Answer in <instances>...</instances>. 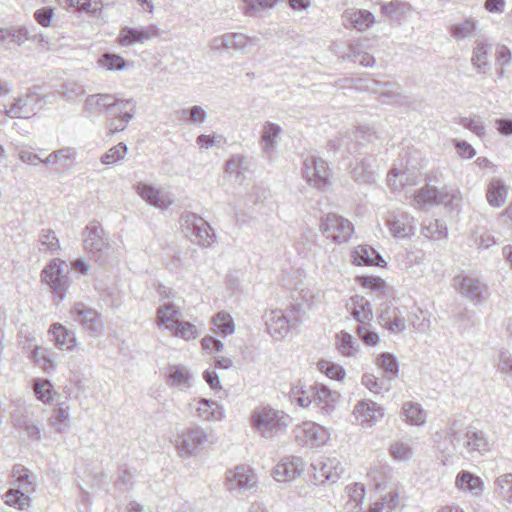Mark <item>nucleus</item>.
I'll return each instance as SVG.
<instances>
[{
	"instance_id": "obj_1",
	"label": "nucleus",
	"mask_w": 512,
	"mask_h": 512,
	"mask_svg": "<svg viewBox=\"0 0 512 512\" xmlns=\"http://www.w3.org/2000/svg\"><path fill=\"white\" fill-rule=\"evenodd\" d=\"M437 447L443 453H458L463 457L484 455L490 450L487 435L474 426H460L452 423L443 439L436 440Z\"/></svg>"
},
{
	"instance_id": "obj_2",
	"label": "nucleus",
	"mask_w": 512,
	"mask_h": 512,
	"mask_svg": "<svg viewBox=\"0 0 512 512\" xmlns=\"http://www.w3.org/2000/svg\"><path fill=\"white\" fill-rule=\"evenodd\" d=\"M290 421V416L287 413L269 405L255 408L250 416L253 430L265 439H272L285 432Z\"/></svg>"
},
{
	"instance_id": "obj_3",
	"label": "nucleus",
	"mask_w": 512,
	"mask_h": 512,
	"mask_svg": "<svg viewBox=\"0 0 512 512\" xmlns=\"http://www.w3.org/2000/svg\"><path fill=\"white\" fill-rule=\"evenodd\" d=\"M303 313L300 304H291L285 309H271L264 313L263 319L268 334L276 341L283 340L290 329L300 324Z\"/></svg>"
},
{
	"instance_id": "obj_4",
	"label": "nucleus",
	"mask_w": 512,
	"mask_h": 512,
	"mask_svg": "<svg viewBox=\"0 0 512 512\" xmlns=\"http://www.w3.org/2000/svg\"><path fill=\"white\" fill-rule=\"evenodd\" d=\"M12 477L18 483V487L10 489L3 495L4 502L18 510H25L30 507L31 503L27 494L36 490L35 477L22 465L13 467Z\"/></svg>"
},
{
	"instance_id": "obj_5",
	"label": "nucleus",
	"mask_w": 512,
	"mask_h": 512,
	"mask_svg": "<svg viewBox=\"0 0 512 512\" xmlns=\"http://www.w3.org/2000/svg\"><path fill=\"white\" fill-rule=\"evenodd\" d=\"M208 435L205 429L199 425H193L178 431L171 439L177 454L188 458L196 455L207 442Z\"/></svg>"
},
{
	"instance_id": "obj_6",
	"label": "nucleus",
	"mask_w": 512,
	"mask_h": 512,
	"mask_svg": "<svg viewBox=\"0 0 512 512\" xmlns=\"http://www.w3.org/2000/svg\"><path fill=\"white\" fill-rule=\"evenodd\" d=\"M69 272L68 264L59 258L51 260L41 272L42 281L51 288L59 301L66 296L69 287Z\"/></svg>"
},
{
	"instance_id": "obj_7",
	"label": "nucleus",
	"mask_w": 512,
	"mask_h": 512,
	"mask_svg": "<svg viewBox=\"0 0 512 512\" xmlns=\"http://www.w3.org/2000/svg\"><path fill=\"white\" fill-rule=\"evenodd\" d=\"M293 433L297 444L308 448L322 447L330 439L328 429L313 421H305L297 425Z\"/></svg>"
},
{
	"instance_id": "obj_8",
	"label": "nucleus",
	"mask_w": 512,
	"mask_h": 512,
	"mask_svg": "<svg viewBox=\"0 0 512 512\" xmlns=\"http://www.w3.org/2000/svg\"><path fill=\"white\" fill-rule=\"evenodd\" d=\"M385 225L389 233L398 239L411 238L417 230L416 218L399 208L386 213Z\"/></svg>"
},
{
	"instance_id": "obj_9",
	"label": "nucleus",
	"mask_w": 512,
	"mask_h": 512,
	"mask_svg": "<svg viewBox=\"0 0 512 512\" xmlns=\"http://www.w3.org/2000/svg\"><path fill=\"white\" fill-rule=\"evenodd\" d=\"M321 231L324 235L337 244L346 243L354 232L353 224L346 218L328 213L321 219Z\"/></svg>"
},
{
	"instance_id": "obj_10",
	"label": "nucleus",
	"mask_w": 512,
	"mask_h": 512,
	"mask_svg": "<svg viewBox=\"0 0 512 512\" xmlns=\"http://www.w3.org/2000/svg\"><path fill=\"white\" fill-rule=\"evenodd\" d=\"M83 244L85 250L95 259L99 260L110 248L107 234L100 223L90 222L84 229Z\"/></svg>"
},
{
	"instance_id": "obj_11",
	"label": "nucleus",
	"mask_w": 512,
	"mask_h": 512,
	"mask_svg": "<svg viewBox=\"0 0 512 512\" xmlns=\"http://www.w3.org/2000/svg\"><path fill=\"white\" fill-rule=\"evenodd\" d=\"M460 200V193L456 190H438L435 187L429 185L421 188L414 197L415 205L418 207L434 204L458 206Z\"/></svg>"
},
{
	"instance_id": "obj_12",
	"label": "nucleus",
	"mask_w": 512,
	"mask_h": 512,
	"mask_svg": "<svg viewBox=\"0 0 512 512\" xmlns=\"http://www.w3.org/2000/svg\"><path fill=\"white\" fill-rule=\"evenodd\" d=\"M181 227L186 233L194 236L200 246H210L215 240V234L209 224L194 213H186L181 217Z\"/></svg>"
},
{
	"instance_id": "obj_13",
	"label": "nucleus",
	"mask_w": 512,
	"mask_h": 512,
	"mask_svg": "<svg viewBox=\"0 0 512 512\" xmlns=\"http://www.w3.org/2000/svg\"><path fill=\"white\" fill-rule=\"evenodd\" d=\"M161 30L156 24H149L146 26L121 28L117 36V43L121 47H129L136 44H143L154 38L160 37Z\"/></svg>"
},
{
	"instance_id": "obj_14",
	"label": "nucleus",
	"mask_w": 512,
	"mask_h": 512,
	"mask_svg": "<svg viewBox=\"0 0 512 512\" xmlns=\"http://www.w3.org/2000/svg\"><path fill=\"white\" fill-rule=\"evenodd\" d=\"M384 415V407L368 399L358 401L352 411L354 422L365 429L375 426Z\"/></svg>"
},
{
	"instance_id": "obj_15",
	"label": "nucleus",
	"mask_w": 512,
	"mask_h": 512,
	"mask_svg": "<svg viewBox=\"0 0 512 512\" xmlns=\"http://www.w3.org/2000/svg\"><path fill=\"white\" fill-rule=\"evenodd\" d=\"M70 315L85 331L94 336L99 335L104 328L101 316L84 303H76L70 310Z\"/></svg>"
},
{
	"instance_id": "obj_16",
	"label": "nucleus",
	"mask_w": 512,
	"mask_h": 512,
	"mask_svg": "<svg viewBox=\"0 0 512 512\" xmlns=\"http://www.w3.org/2000/svg\"><path fill=\"white\" fill-rule=\"evenodd\" d=\"M303 176L309 185L321 189L330 177V169L322 158L310 155L303 162Z\"/></svg>"
},
{
	"instance_id": "obj_17",
	"label": "nucleus",
	"mask_w": 512,
	"mask_h": 512,
	"mask_svg": "<svg viewBox=\"0 0 512 512\" xmlns=\"http://www.w3.org/2000/svg\"><path fill=\"white\" fill-rule=\"evenodd\" d=\"M117 97L108 93H97L86 97L82 113L87 119H94L106 112H113Z\"/></svg>"
},
{
	"instance_id": "obj_18",
	"label": "nucleus",
	"mask_w": 512,
	"mask_h": 512,
	"mask_svg": "<svg viewBox=\"0 0 512 512\" xmlns=\"http://www.w3.org/2000/svg\"><path fill=\"white\" fill-rule=\"evenodd\" d=\"M453 281L457 291L470 301L480 303L484 300L486 285L476 276L461 273Z\"/></svg>"
},
{
	"instance_id": "obj_19",
	"label": "nucleus",
	"mask_w": 512,
	"mask_h": 512,
	"mask_svg": "<svg viewBox=\"0 0 512 512\" xmlns=\"http://www.w3.org/2000/svg\"><path fill=\"white\" fill-rule=\"evenodd\" d=\"M305 470V461L299 456L283 457L273 470V477L278 482H290Z\"/></svg>"
},
{
	"instance_id": "obj_20",
	"label": "nucleus",
	"mask_w": 512,
	"mask_h": 512,
	"mask_svg": "<svg viewBox=\"0 0 512 512\" xmlns=\"http://www.w3.org/2000/svg\"><path fill=\"white\" fill-rule=\"evenodd\" d=\"M189 406L195 411L196 417L204 422H220L225 417L223 405L215 400L198 398L194 399Z\"/></svg>"
},
{
	"instance_id": "obj_21",
	"label": "nucleus",
	"mask_w": 512,
	"mask_h": 512,
	"mask_svg": "<svg viewBox=\"0 0 512 512\" xmlns=\"http://www.w3.org/2000/svg\"><path fill=\"white\" fill-rule=\"evenodd\" d=\"M373 134L367 128H356L348 131L335 140H331L330 146L334 151L346 150L350 153L356 151L358 145L371 141Z\"/></svg>"
},
{
	"instance_id": "obj_22",
	"label": "nucleus",
	"mask_w": 512,
	"mask_h": 512,
	"mask_svg": "<svg viewBox=\"0 0 512 512\" xmlns=\"http://www.w3.org/2000/svg\"><path fill=\"white\" fill-rule=\"evenodd\" d=\"M226 483L231 491L245 492L256 485V476L246 466H237L226 473Z\"/></svg>"
},
{
	"instance_id": "obj_23",
	"label": "nucleus",
	"mask_w": 512,
	"mask_h": 512,
	"mask_svg": "<svg viewBox=\"0 0 512 512\" xmlns=\"http://www.w3.org/2000/svg\"><path fill=\"white\" fill-rule=\"evenodd\" d=\"M423 181L422 175L414 170H398L393 168L387 175V183L394 191L410 192L413 186Z\"/></svg>"
},
{
	"instance_id": "obj_24",
	"label": "nucleus",
	"mask_w": 512,
	"mask_h": 512,
	"mask_svg": "<svg viewBox=\"0 0 512 512\" xmlns=\"http://www.w3.org/2000/svg\"><path fill=\"white\" fill-rule=\"evenodd\" d=\"M32 35L25 26H11L0 28V49L11 50L14 47L22 46L27 41H34Z\"/></svg>"
},
{
	"instance_id": "obj_25",
	"label": "nucleus",
	"mask_w": 512,
	"mask_h": 512,
	"mask_svg": "<svg viewBox=\"0 0 512 512\" xmlns=\"http://www.w3.org/2000/svg\"><path fill=\"white\" fill-rule=\"evenodd\" d=\"M42 99L31 94L24 95L15 99L14 103L5 114L10 118L28 119L36 114L41 108Z\"/></svg>"
},
{
	"instance_id": "obj_26",
	"label": "nucleus",
	"mask_w": 512,
	"mask_h": 512,
	"mask_svg": "<svg viewBox=\"0 0 512 512\" xmlns=\"http://www.w3.org/2000/svg\"><path fill=\"white\" fill-rule=\"evenodd\" d=\"M342 24L347 29L366 31L375 23L374 15L368 10L348 8L342 13Z\"/></svg>"
},
{
	"instance_id": "obj_27",
	"label": "nucleus",
	"mask_w": 512,
	"mask_h": 512,
	"mask_svg": "<svg viewBox=\"0 0 512 512\" xmlns=\"http://www.w3.org/2000/svg\"><path fill=\"white\" fill-rule=\"evenodd\" d=\"M135 188L136 192L144 201L158 209L166 210L173 203V200L167 192L153 185L138 183Z\"/></svg>"
},
{
	"instance_id": "obj_28",
	"label": "nucleus",
	"mask_w": 512,
	"mask_h": 512,
	"mask_svg": "<svg viewBox=\"0 0 512 512\" xmlns=\"http://www.w3.org/2000/svg\"><path fill=\"white\" fill-rule=\"evenodd\" d=\"M492 44L485 37H479L475 40L472 49L471 65L478 74H486L490 69L489 55Z\"/></svg>"
},
{
	"instance_id": "obj_29",
	"label": "nucleus",
	"mask_w": 512,
	"mask_h": 512,
	"mask_svg": "<svg viewBox=\"0 0 512 512\" xmlns=\"http://www.w3.org/2000/svg\"><path fill=\"white\" fill-rule=\"evenodd\" d=\"M313 467L321 478V482L336 483L345 471L343 464L335 457H325Z\"/></svg>"
},
{
	"instance_id": "obj_30",
	"label": "nucleus",
	"mask_w": 512,
	"mask_h": 512,
	"mask_svg": "<svg viewBox=\"0 0 512 512\" xmlns=\"http://www.w3.org/2000/svg\"><path fill=\"white\" fill-rule=\"evenodd\" d=\"M167 384L170 387L186 391L193 386V375L186 366L169 365L167 368Z\"/></svg>"
},
{
	"instance_id": "obj_31",
	"label": "nucleus",
	"mask_w": 512,
	"mask_h": 512,
	"mask_svg": "<svg viewBox=\"0 0 512 512\" xmlns=\"http://www.w3.org/2000/svg\"><path fill=\"white\" fill-rule=\"evenodd\" d=\"M51 341L60 350L73 351L77 346V339L74 332L69 331L60 323H54L49 328Z\"/></svg>"
},
{
	"instance_id": "obj_32",
	"label": "nucleus",
	"mask_w": 512,
	"mask_h": 512,
	"mask_svg": "<svg viewBox=\"0 0 512 512\" xmlns=\"http://www.w3.org/2000/svg\"><path fill=\"white\" fill-rule=\"evenodd\" d=\"M352 263L359 266H384L383 257L371 246L359 245L351 252Z\"/></svg>"
},
{
	"instance_id": "obj_33",
	"label": "nucleus",
	"mask_w": 512,
	"mask_h": 512,
	"mask_svg": "<svg viewBox=\"0 0 512 512\" xmlns=\"http://www.w3.org/2000/svg\"><path fill=\"white\" fill-rule=\"evenodd\" d=\"M456 487L462 492L479 497L484 491L482 479L469 471H460L455 479Z\"/></svg>"
},
{
	"instance_id": "obj_34",
	"label": "nucleus",
	"mask_w": 512,
	"mask_h": 512,
	"mask_svg": "<svg viewBox=\"0 0 512 512\" xmlns=\"http://www.w3.org/2000/svg\"><path fill=\"white\" fill-rule=\"evenodd\" d=\"M282 133V128L273 122H265L262 127L260 144L262 151L271 156L276 152L278 139Z\"/></svg>"
},
{
	"instance_id": "obj_35",
	"label": "nucleus",
	"mask_w": 512,
	"mask_h": 512,
	"mask_svg": "<svg viewBox=\"0 0 512 512\" xmlns=\"http://www.w3.org/2000/svg\"><path fill=\"white\" fill-rule=\"evenodd\" d=\"M348 306L351 309V316L360 324L370 325L373 319L372 305L362 296H355L350 299Z\"/></svg>"
},
{
	"instance_id": "obj_36",
	"label": "nucleus",
	"mask_w": 512,
	"mask_h": 512,
	"mask_svg": "<svg viewBox=\"0 0 512 512\" xmlns=\"http://www.w3.org/2000/svg\"><path fill=\"white\" fill-rule=\"evenodd\" d=\"M380 325L392 333H401L406 328L405 319L398 308L386 307L379 315Z\"/></svg>"
},
{
	"instance_id": "obj_37",
	"label": "nucleus",
	"mask_w": 512,
	"mask_h": 512,
	"mask_svg": "<svg viewBox=\"0 0 512 512\" xmlns=\"http://www.w3.org/2000/svg\"><path fill=\"white\" fill-rule=\"evenodd\" d=\"M509 187L499 178H492L487 185L486 199L494 208L502 207L507 200Z\"/></svg>"
},
{
	"instance_id": "obj_38",
	"label": "nucleus",
	"mask_w": 512,
	"mask_h": 512,
	"mask_svg": "<svg viewBox=\"0 0 512 512\" xmlns=\"http://www.w3.org/2000/svg\"><path fill=\"white\" fill-rule=\"evenodd\" d=\"M313 395L314 403L327 413L334 409L339 399L338 392L322 384L313 385Z\"/></svg>"
},
{
	"instance_id": "obj_39",
	"label": "nucleus",
	"mask_w": 512,
	"mask_h": 512,
	"mask_svg": "<svg viewBox=\"0 0 512 512\" xmlns=\"http://www.w3.org/2000/svg\"><path fill=\"white\" fill-rule=\"evenodd\" d=\"M479 26L480 24L478 20L474 18H467L461 22L451 25L450 33L456 41H463L474 38L480 31Z\"/></svg>"
},
{
	"instance_id": "obj_40",
	"label": "nucleus",
	"mask_w": 512,
	"mask_h": 512,
	"mask_svg": "<svg viewBox=\"0 0 512 512\" xmlns=\"http://www.w3.org/2000/svg\"><path fill=\"white\" fill-rule=\"evenodd\" d=\"M400 501V491L395 488L373 502L367 512H393L399 507Z\"/></svg>"
},
{
	"instance_id": "obj_41",
	"label": "nucleus",
	"mask_w": 512,
	"mask_h": 512,
	"mask_svg": "<svg viewBox=\"0 0 512 512\" xmlns=\"http://www.w3.org/2000/svg\"><path fill=\"white\" fill-rule=\"evenodd\" d=\"M373 157H365L357 160L351 170L352 177L355 181L372 183L375 181V171L373 170Z\"/></svg>"
},
{
	"instance_id": "obj_42",
	"label": "nucleus",
	"mask_w": 512,
	"mask_h": 512,
	"mask_svg": "<svg viewBox=\"0 0 512 512\" xmlns=\"http://www.w3.org/2000/svg\"><path fill=\"white\" fill-rule=\"evenodd\" d=\"M335 344L339 353L344 357H356L359 353V345L353 336L342 330L335 336Z\"/></svg>"
},
{
	"instance_id": "obj_43",
	"label": "nucleus",
	"mask_w": 512,
	"mask_h": 512,
	"mask_svg": "<svg viewBox=\"0 0 512 512\" xmlns=\"http://www.w3.org/2000/svg\"><path fill=\"white\" fill-rule=\"evenodd\" d=\"M494 493L504 505L512 504V473H505L496 477Z\"/></svg>"
},
{
	"instance_id": "obj_44",
	"label": "nucleus",
	"mask_w": 512,
	"mask_h": 512,
	"mask_svg": "<svg viewBox=\"0 0 512 512\" xmlns=\"http://www.w3.org/2000/svg\"><path fill=\"white\" fill-rule=\"evenodd\" d=\"M30 358L36 366L45 372L54 370L57 365L54 353L47 348L35 346L30 354Z\"/></svg>"
},
{
	"instance_id": "obj_45",
	"label": "nucleus",
	"mask_w": 512,
	"mask_h": 512,
	"mask_svg": "<svg viewBox=\"0 0 512 512\" xmlns=\"http://www.w3.org/2000/svg\"><path fill=\"white\" fill-rule=\"evenodd\" d=\"M411 11V5L407 2L395 0L381 4V13L397 22L404 19Z\"/></svg>"
},
{
	"instance_id": "obj_46",
	"label": "nucleus",
	"mask_w": 512,
	"mask_h": 512,
	"mask_svg": "<svg viewBox=\"0 0 512 512\" xmlns=\"http://www.w3.org/2000/svg\"><path fill=\"white\" fill-rule=\"evenodd\" d=\"M109 118H115L123 120V122L129 124V122L134 119L136 113V101L132 98L130 99H119L117 98V103L114 106V111L109 112Z\"/></svg>"
},
{
	"instance_id": "obj_47",
	"label": "nucleus",
	"mask_w": 512,
	"mask_h": 512,
	"mask_svg": "<svg viewBox=\"0 0 512 512\" xmlns=\"http://www.w3.org/2000/svg\"><path fill=\"white\" fill-rule=\"evenodd\" d=\"M402 417L410 425L422 426L426 422V412L420 404L411 401L403 403Z\"/></svg>"
},
{
	"instance_id": "obj_48",
	"label": "nucleus",
	"mask_w": 512,
	"mask_h": 512,
	"mask_svg": "<svg viewBox=\"0 0 512 512\" xmlns=\"http://www.w3.org/2000/svg\"><path fill=\"white\" fill-rule=\"evenodd\" d=\"M169 332H171L173 336L186 341L194 340L201 335V330L198 329L196 325L183 320H177L175 324H170Z\"/></svg>"
},
{
	"instance_id": "obj_49",
	"label": "nucleus",
	"mask_w": 512,
	"mask_h": 512,
	"mask_svg": "<svg viewBox=\"0 0 512 512\" xmlns=\"http://www.w3.org/2000/svg\"><path fill=\"white\" fill-rule=\"evenodd\" d=\"M344 58L363 67H372L375 64V58L368 52L361 50L359 41H353L349 44V51Z\"/></svg>"
},
{
	"instance_id": "obj_50",
	"label": "nucleus",
	"mask_w": 512,
	"mask_h": 512,
	"mask_svg": "<svg viewBox=\"0 0 512 512\" xmlns=\"http://www.w3.org/2000/svg\"><path fill=\"white\" fill-rule=\"evenodd\" d=\"M289 396L294 403L306 408L314 403L313 385H295L291 388Z\"/></svg>"
},
{
	"instance_id": "obj_51",
	"label": "nucleus",
	"mask_w": 512,
	"mask_h": 512,
	"mask_svg": "<svg viewBox=\"0 0 512 512\" xmlns=\"http://www.w3.org/2000/svg\"><path fill=\"white\" fill-rule=\"evenodd\" d=\"M178 308L171 302L164 303L157 308V325L164 326L169 331V325L175 324L178 319H175L178 315Z\"/></svg>"
},
{
	"instance_id": "obj_52",
	"label": "nucleus",
	"mask_w": 512,
	"mask_h": 512,
	"mask_svg": "<svg viewBox=\"0 0 512 512\" xmlns=\"http://www.w3.org/2000/svg\"><path fill=\"white\" fill-rule=\"evenodd\" d=\"M33 390L36 398L44 404H50L54 400V395L56 394L53 390L52 383L47 379H34Z\"/></svg>"
},
{
	"instance_id": "obj_53",
	"label": "nucleus",
	"mask_w": 512,
	"mask_h": 512,
	"mask_svg": "<svg viewBox=\"0 0 512 512\" xmlns=\"http://www.w3.org/2000/svg\"><path fill=\"white\" fill-rule=\"evenodd\" d=\"M227 50L233 49L235 51H243L248 46L256 45L258 39L249 37L243 33H226Z\"/></svg>"
},
{
	"instance_id": "obj_54",
	"label": "nucleus",
	"mask_w": 512,
	"mask_h": 512,
	"mask_svg": "<svg viewBox=\"0 0 512 512\" xmlns=\"http://www.w3.org/2000/svg\"><path fill=\"white\" fill-rule=\"evenodd\" d=\"M422 234L429 239L440 240L447 236V227L441 220L430 219L424 222Z\"/></svg>"
},
{
	"instance_id": "obj_55",
	"label": "nucleus",
	"mask_w": 512,
	"mask_h": 512,
	"mask_svg": "<svg viewBox=\"0 0 512 512\" xmlns=\"http://www.w3.org/2000/svg\"><path fill=\"white\" fill-rule=\"evenodd\" d=\"M16 427L20 432L25 433L28 440L30 441H40L41 439V430L39 425L31 418L25 416L17 419Z\"/></svg>"
},
{
	"instance_id": "obj_56",
	"label": "nucleus",
	"mask_w": 512,
	"mask_h": 512,
	"mask_svg": "<svg viewBox=\"0 0 512 512\" xmlns=\"http://www.w3.org/2000/svg\"><path fill=\"white\" fill-rule=\"evenodd\" d=\"M214 331L222 335H231L235 331L234 322L231 315L227 312H218L212 319Z\"/></svg>"
},
{
	"instance_id": "obj_57",
	"label": "nucleus",
	"mask_w": 512,
	"mask_h": 512,
	"mask_svg": "<svg viewBox=\"0 0 512 512\" xmlns=\"http://www.w3.org/2000/svg\"><path fill=\"white\" fill-rule=\"evenodd\" d=\"M377 366L383 370L386 378L390 381L398 374V363L396 358L390 353H382L376 359Z\"/></svg>"
},
{
	"instance_id": "obj_58",
	"label": "nucleus",
	"mask_w": 512,
	"mask_h": 512,
	"mask_svg": "<svg viewBox=\"0 0 512 512\" xmlns=\"http://www.w3.org/2000/svg\"><path fill=\"white\" fill-rule=\"evenodd\" d=\"M180 119L187 121L194 125H201L207 119L206 111L198 105H194L190 108L181 109L179 112Z\"/></svg>"
},
{
	"instance_id": "obj_59",
	"label": "nucleus",
	"mask_w": 512,
	"mask_h": 512,
	"mask_svg": "<svg viewBox=\"0 0 512 512\" xmlns=\"http://www.w3.org/2000/svg\"><path fill=\"white\" fill-rule=\"evenodd\" d=\"M69 417V407L61 404L55 408L53 416L49 419V424L57 432H63L68 427Z\"/></svg>"
},
{
	"instance_id": "obj_60",
	"label": "nucleus",
	"mask_w": 512,
	"mask_h": 512,
	"mask_svg": "<svg viewBox=\"0 0 512 512\" xmlns=\"http://www.w3.org/2000/svg\"><path fill=\"white\" fill-rule=\"evenodd\" d=\"M317 368L321 373L333 380L340 381L344 379L346 375L344 368L340 364L327 360H320L317 363Z\"/></svg>"
},
{
	"instance_id": "obj_61",
	"label": "nucleus",
	"mask_w": 512,
	"mask_h": 512,
	"mask_svg": "<svg viewBox=\"0 0 512 512\" xmlns=\"http://www.w3.org/2000/svg\"><path fill=\"white\" fill-rule=\"evenodd\" d=\"M390 472L391 469L388 465L378 464L370 468V471L367 473V477L374 483L377 489H381L385 486Z\"/></svg>"
},
{
	"instance_id": "obj_62",
	"label": "nucleus",
	"mask_w": 512,
	"mask_h": 512,
	"mask_svg": "<svg viewBox=\"0 0 512 512\" xmlns=\"http://www.w3.org/2000/svg\"><path fill=\"white\" fill-rule=\"evenodd\" d=\"M98 65L108 71H120L125 68L126 62L119 55L105 53L99 58Z\"/></svg>"
},
{
	"instance_id": "obj_63",
	"label": "nucleus",
	"mask_w": 512,
	"mask_h": 512,
	"mask_svg": "<svg viewBox=\"0 0 512 512\" xmlns=\"http://www.w3.org/2000/svg\"><path fill=\"white\" fill-rule=\"evenodd\" d=\"M128 152V147L125 143L120 142L117 145L110 148L101 157V162L105 165H111L122 160Z\"/></svg>"
},
{
	"instance_id": "obj_64",
	"label": "nucleus",
	"mask_w": 512,
	"mask_h": 512,
	"mask_svg": "<svg viewBox=\"0 0 512 512\" xmlns=\"http://www.w3.org/2000/svg\"><path fill=\"white\" fill-rule=\"evenodd\" d=\"M390 454L394 460L408 461L413 455V450L407 443L395 442L390 446Z\"/></svg>"
}]
</instances>
